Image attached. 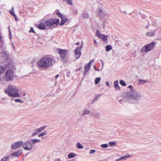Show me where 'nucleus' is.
I'll use <instances>...</instances> for the list:
<instances>
[{
	"label": "nucleus",
	"mask_w": 161,
	"mask_h": 161,
	"mask_svg": "<svg viewBox=\"0 0 161 161\" xmlns=\"http://www.w3.org/2000/svg\"><path fill=\"white\" fill-rule=\"evenodd\" d=\"M128 87L131 89V92H125L123 94V97L127 99L135 100L138 101L141 99V94L136 90H133V87L130 85Z\"/></svg>",
	"instance_id": "obj_1"
},
{
	"label": "nucleus",
	"mask_w": 161,
	"mask_h": 161,
	"mask_svg": "<svg viewBox=\"0 0 161 161\" xmlns=\"http://www.w3.org/2000/svg\"><path fill=\"white\" fill-rule=\"evenodd\" d=\"M55 62V60L50 57H44L37 63V64L40 68L46 69L51 66Z\"/></svg>",
	"instance_id": "obj_2"
},
{
	"label": "nucleus",
	"mask_w": 161,
	"mask_h": 161,
	"mask_svg": "<svg viewBox=\"0 0 161 161\" xmlns=\"http://www.w3.org/2000/svg\"><path fill=\"white\" fill-rule=\"evenodd\" d=\"M19 89L14 85H9L7 88L5 90V92L10 97L14 98L20 97L19 93Z\"/></svg>",
	"instance_id": "obj_3"
},
{
	"label": "nucleus",
	"mask_w": 161,
	"mask_h": 161,
	"mask_svg": "<svg viewBox=\"0 0 161 161\" xmlns=\"http://www.w3.org/2000/svg\"><path fill=\"white\" fill-rule=\"evenodd\" d=\"M44 21L46 27H51L54 25H58L59 23V20L58 19L51 18Z\"/></svg>",
	"instance_id": "obj_4"
},
{
	"label": "nucleus",
	"mask_w": 161,
	"mask_h": 161,
	"mask_svg": "<svg viewBox=\"0 0 161 161\" xmlns=\"http://www.w3.org/2000/svg\"><path fill=\"white\" fill-rule=\"evenodd\" d=\"M155 44L154 42H152L144 46L141 49V52L142 53H147L152 50Z\"/></svg>",
	"instance_id": "obj_5"
},
{
	"label": "nucleus",
	"mask_w": 161,
	"mask_h": 161,
	"mask_svg": "<svg viewBox=\"0 0 161 161\" xmlns=\"http://www.w3.org/2000/svg\"><path fill=\"white\" fill-rule=\"evenodd\" d=\"M14 73L12 69L8 70L6 72L3 79L6 82L11 81L14 79Z\"/></svg>",
	"instance_id": "obj_6"
},
{
	"label": "nucleus",
	"mask_w": 161,
	"mask_h": 161,
	"mask_svg": "<svg viewBox=\"0 0 161 161\" xmlns=\"http://www.w3.org/2000/svg\"><path fill=\"white\" fill-rule=\"evenodd\" d=\"M68 52V51L65 49H59L58 50V53L59 54L61 59L64 62L68 61L67 59L65 58Z\"/></svg>",
	"instance_id": "obj_7"
},
{
	"label": "nucleus",
	"mask_w": 161,
	"mask_h": 161,
	"mask_svg": "<svg viewBox=\"0 0 161 161\" xmlns=\"http://www.w3.org/2000/svg\"><path fill=\"white\" fill-rule=\"evenodd\" d=\"M23 147L24 150L29 151L31 150L33 147L30 140L23 143Z\"/></svg>",
	"instance_id": "obj_8"
},
{
	"label": "nucleus",
	"mask_w": 161,
	"mask_h": 161,
	"mask_svg": "<svg viewBox=\"0 0 161 161\" xmlns=\"http://www.w3.org/2000/svg\"><path fill=\"white\" fill-rule=\"evenodd\" d=\"M23 142L22 141H19L15 142L14 144H12L11 147L12 149H16L20 148L22 146H23Z\"/></svg>",
	"instance_id": "obj_9"
},
{
	"label": "nucleus",
	"mask_w": 161,
	"mask_h": 161,
	"mask_svg": "<svg viewBox=\"0 0 161 161\" xmlns=\"http://www.w3.org/2000/svg\"><path fill=\"white\" fill-rule=\"evenodd\" d=\"M82 47V45L80 47H77L75 50V56L77 59H78L80 57L81 54L80 51Z\"/></svg>",
	"instance_id": "obj_10"
},
{
	"label": "nucleus",
	"mask_w": 161,
	"mask_h": 161,
	"mask_svg": "<svg viewBox=\"0 0 161 161\" xmlns=\"http://www.w3.org/2000/svg\"><path fill=\"white\" fill-rule=\"evenodd\" d=\"M37 28L40 30H44L46 29V25L45 24L44 21L36 25Z\"/></svg>",
	"instance_id": "obj_11"
},
{
	"label": "nucleus",
	"mask_w": 161,
	"mask_h": 161,
	"mask_svg": "<svg viewBox=\"0 0 161 161\" xmlns=\"http://www.w3.org/2000/svg\"><path fill=\"white\" fill-rule=\"evenodd\" d=\"M22 153V150L20 149L12 153L11 155L12 156H15L16 157H18L21 155Z\"/></svg>",
	"instance_id": "obj_12"
},
{
	"label": "nucleus",
	"mask_w": 161,
	"mask_h": 161,
	"mask_svg": "<svg viewBox=\"0 0 161 161\" xmlns=\"http://www.w3.org/2000/svg\"><path fill=\"white\" fill-rule=\"evenodd\" d=\"M91 67V65H90V63L86 64L84 65V68L85 70L83 73L84 75H86V73L88 72Z\"/></svg>",
	"instance_id": "obj_13"
},
{
	"label": "nucleus",
	"mask_w": 161,
	"mask_h": 161,
	"mask_svg": "<svg viewBox=\"0 0 161 161\" xmlns=\"http://www.w3.org/2000/svg\"><path fill=\"white\" fill-rule=\"evenodd\" d=\"M91 117H94L98 119L100 116V114L99 113L97 112H91Z\"/></svg>",
	"instance_id": "obj_14"
},
{
	"label": "nucleus",
	"mask_w": 161,
	"mask_h": 161,
	"mask_svg": "<svg viewBox=\"0 0 161 161\" xmlns=\"http://www.w3.org/2000/svg\"><path fill=\"white\" fill-rule=\"evenodd\" d=\"M61 19V20L60 24V25L61 26L63 25L68 20V19L64 16Z\"/></svg>",
	"instance_id": "obj_15"
},
{
	"label": "nucleus",
	"mask_w": 161,
	"mask_h": 161,
	"mask_svg": "<svg viewBox=\"0 0 161 161\" xmlns=\"http://www.w3.org/2000/svg\"><path fill=\"white\" fill-rule=\"evenodd\" d=\"M108 36L103 34L100 37L101 38L102 40L106 44L108 43V40L107 38Z\"/></svg>",
	"instance_id": "obj_16"
},
{
	"label": "nucleus",
	"mask_w": 161,
	"mask_h": 161,
	"mask_svg": "<svg viewBox=\"0 0 161 161\" xmlns=\"http://www.w3.org/2000/svg\"><path fill=\"white\" fill-rule=\"evenodd\" d=\"M131 157L130 155H128V156H122L120 158L117 159L115 160V161H120L121 160H126L128 158L130 157Z\"/></svg>",
	"instance_id": "obj_17"
},
{
	"label": "nucleus",
	"mask_w": 161,
	"mask_h": 161,
	"mask_svg": "<svg viewBox=\"0 0 161 161\" xmlns=\"http://www.w3.org/2000/svg\"><path fill=\"white\" fill-rule=\"evenodd\" d=\"M155 34V31H153L152 32H147L146 33V36L149 37H152Z\"/></svg>",
	"instance_id": "obj_18"
},
{
	"label": "nucleus",
	"mask_w": 161,
	"mask_h": 161,
	"mask_svg": "<svg viewBox=\"0 0 161 161\" xmlns=\"http://www.w3.org/2000/svg\"><path fill=\"white\" fill-rule=\"evenodd\" d=\"M114 86L116 90H120V88L119 86L118 80H117L114 81Z\"/></svg>",
	"instance_id": "obj_19"
},
{
	"label": "nucleus",
	"mask_w": 161,
	"mask_h": 161,
	"mask_svg": "<svg viewBox=\"0 0 161 161\" xmlns=\"http://www.w3.org/2000/svg\"><path fill=\"white\" fill-rule=\"evenodd\" d=\"M82 16L84 19L88 18H89V15L86 12H84L82 14Z\"/></svg>",
	"instance_id": "obj_20"
},
{
	"label": "nucleus",
	"mask_w": 161,
	"mask_h": 161,
	"mask_svg": "<svg viewBox=\"0 0 161 161\" xmlns=\"http://www.w3.org/2000/svg\"><path fill=\"white\" fill-rule=\"evenodd\" d=\"M71 13L72 14L75 15L78 13V10L75 8H73L72 9Z\"/></svg>",
	"instance_id": "obj_21"
},
{
	"label": "nucleus",
	"mask_w": 161,
	"mask_h": 161,
	"mask_svg": "<svg viewBox=\"0 0 161 161\" xmlns=\"http://www.w3.org/2000/svg\"><path fill=\"white\" fill-rule=\"evenodd\" d=\"M30 140L32 145L36 142H40L39 139H31Z\"/></svg>",
	"instance_id": "obj_22"
},
{
	"label": "nucleus",
	"mask_w": 161,
	"mask_h": 161,
	"mask_svg": "<svg viewBox=\"0 0 161 161\" xmlns=\"http://www.w3.org/2000/svg\"><path fill=\"white\" fill-rule=\"evenodd\" d=\"M90 113V111L89 110L87 109H85L84 110L83 113L81 115L84 116L85 114H89Z\"/></svg>",
	"instance_id": "obj_23"
},
{
	"label": "nucleus",
	"mask_w": 161,
	"mask_h": 161,
	"mask_svg": "<svg viewBox=\"0 0 161 161\" xmlns=\"http://www.w3.org/2000/svg\"><path fill=\"white\" fill-rule=\"evenodd\" d=\"M76 156V154L73 153H71L68 154V157L69 158H72Z\"/></svg>",
	"instance_id": "obj_24"
},
{
	"label": "nucleus",
	"mask_w": 161,
	"mask_h": 161,
	"mask_svg": "<svg viewBox=\"0 0 161 161\" xmlns=\"http://www.w3.org/2000/svg\"><path fill=\"white\" fill-rule=\"evenodd\" d=\"M112 49V46L111 45H107L105 47V50L107 52H108Z\"/></svg>",
	"instance_id": "obj_25"
},
{
	"label": "nucleus",
	"mask_w": 161,
	"mask_h": 161,
	"mask_svg": "<svg viewBox=\"0 0 161 161\" xmlns=\"http://www.w3.org/2000/svg\"><path fill=\"white\" fill-rule=\"evenodd\" d=\"M76 148L79 149H81L83 148V146L80 143L78 142L76 145Z\"/></svg>",
	"instance_id": "obj_26"
},
{
	"label": "nucleus",
	"mask_w": 161,
	"mask_h": 161,
	"mask_svg": "<svg viewBox=\"0 0 161 161\" xmlns=\"http://www.w3.org/2000/svg\"><path fill=\"white\" fill-rule=\"evenodd\" d=\"M46 126H44L37 129L38 130L39 132L40 133L42 131V130H44L46 128Z\"/></svg>",
	"instance_id": "obj_27"
},
{
	"label": "nucleus",
	"mask_w": 161,
	"mask_h": 161,
	"mask_svg": "<svg viewBox=\"0 0 161 161\" xmlns=\"http://www.w3.org/2000/svg\"><path fill=\"white\" fill-rule=\"evenodd\" d=\"M39 132L37 130V129H36L34 132H33L31 135V136H34L38 134L39 133Z\"/></svg>",
	"instance_id": "obj_28"
},
{
	"label": "nucleus",
	"mask_w": 161,
	"mask_h": 161,
	"mask_svg": "<svg viewBox=\"0 0 161 161\" xmlns=\"http://www.w3.org/2000/svg\"><path fill=\"white\" fill-rule=\"evenodd\" d=\"M101 95H102V94L99 95H97L94 98L93 100L92 101V103H94L95 101H97L98 100V97L101 96Z\"/></svg>",
	"instance_id": "obj_29"
},
{
	"label": "nucleus",
	"mask_w": 161,
	"mask_h": 161,
	"mask_svg": "<svg viewBox=\"0 0 161 161\" xmlns=\"http://www.w3.org/2000/svg\"><path fill=\"white\" fill-rule=\"evenodd\" d=\"M9 156H6L1 159L2 161H8L9 160Z\"/></svg>",
	"instance_id": "obj_30"
},
{
	"label": "nucleus",
	"mask_w": 161,
	"mask_h": 161,
	"mask_svg": "<svg viewBox=\"0 0 161 161\" xmlns=\"http://www.w3.org/2000/svg\"><path fill=\"white\" fill-rule=\"evenodd\" d=\"M12 10H10L9 11V12L10 14L14 17V16H15L16 14L14 12V7H12Z\"/></svg>",
	"instance_id": "obj_31"
},
{
	"label": "nucleus",
	"mask_w": 161,
	"mask_h": 161,
	"mask_svg": "<svg viewBox=\"0 0 161 161\" xmlns=\"http://www.w3.org/2000/svg\"><path fill=\"white\" fill-rule=\"evenodd\" d=\"M101 80V78L99 77L96 78L95 80V83L96 84H98Z\"/></svg>",
	"instance_id": "obj_32"
},
{
	"label": "nucleus",
	"mask_w": 161,
	"mask_h": 161,
	"mask_svg": "<svg viewBox=\"0 0 161 161\" xmlns=\"http://www.w3.org/2000/svg\"><path fill=\"white\" fill-rule=\"evenodd\" d=\"M116 142H110L108 143V144L110 146L113 147L115 146L116 145Z\"/></svg>",
	"instance_id": "obj_33"
},
{
	"label": "nucleus",
	"mask_w": 161,
	"mask_h": 161,
	"mask_svg": "<svg viewBox=\"0 0 161 161\" xmlns=\"http://www.w3.org/2000/svg\"><path fill=\"white\" fill-rule=\"evenodd\" d=\"M14 101L16 103H22L24 102V101L20 99H14Z\"/></svg>",
	"instance_id": "obj_34"
},
{
	"label": "nucleus",
	"mask_w": 161,
	"mask_h": 161,
	"mask_svg": "<svg viewBox=\"0 0 161 161\" xmlns=\"http://www.w3.org/2000/svg\"><path fill=\"white\" fill-rule=\"evenodd\" d=\"M119 83L122 86H125L126 85L125 82L122 80H121L119 81Z\"/></svg>",
	"instance_id": "obj_35"
},
{
	"label": "nucleus",
	"mask_w": 161,
	"mask_h": 161,
	"mask_svg": "<svg viewBox=\"0 0 161 161\" xmlns=\"http://www.w3.org/2000/svg\"><path fill=\"white\" fill-rule=\"evenodd\" d=\"M47 134V131H45L43 132V133L40 134L38 136L39 137L43 136Z\"/></svg>",
	"instance_id": "obj_36"
},
{
	"label": "nucleus",
	"mask_w": 161,
	"mask_h": 161,
	"mask_svg": "<svg viewBox=\"0 0 161 161\" xmlns=\"http://www.w3.org/2000/svg\"><path fill=\"white\" fill-rule=\"evenodd\" d=\"M139 82L141 83L142 84H144L145 83L148 82V80H142L141 79H139Z\"/></svg>",
	"instance_id": "obj_37"
},
{
	"label": "nucleus",
	"mask_w": 161,
	"mask_h": 161,
	"mask_svg": "<svg viewBox=\"0 0 161 161\" xmlns=\"http://www.w3.org/2000/svg\"><path fill=\"white\" fill-rule=\"evenodd\" d=\"M64 1L66 2L68 4L72 5L73 4L72 0H64Z\"/></svg>",
	"instance_id": "obj_38"
},
{
	"label": "nucleus",
	"mask_w": 161,
	"mask_h": 161,
	"mask_svg": "<svg viewBox=\"0 0 161 161\" xmlns=\"http://www.w3.org/2000/svg\"><path fill=\"white\" fill-rule=\"evenodd\" d=\"M108 147V145L107 144H102L101 145V147L102 148H106Z\"/></svg>",
	"instance_id": "obj_39"
},
{
	"label": "nucleus",
	"mask_w": 161,
	"mask_h": 161,
	"mask_svg": "<svg viewBox=\"0 0 161 161\" xmlns=\"http://www.w3.org/2000/svg\"><path fill=\"white\" fill-rule=\"evenodd\" d=\"M96 34L97 36L99 37H100V36H102V34L100 33V31L98 30H97L96 31Z\"/></svg>",
	"instance_id": "obj_40"
},
{
	"label": "nucleus",
	"mask_w": 161,
	"mask_h": 161,
	"mask_svg": "<svg viewBox=\"0 0 161 161\" xmlns=\"http://www.w3.org/2000/svg\"><path fill=\"white\" fill-rule=\"evenodd\" d=\"M56 14L58 16L61 18L63 17L64 16L60 12H57Z\"/></svg>",
	"instance_id": "obj_41"
},
{
	"label": "nucleus",
	"mask_w": 161,
	"mask_h": 161,
	"mask_svg": "<svg viewBox=\"0 0 161 161\" xmlns=\"http://www.w3.org/2000/svg\"><path fill=\"white\" fill-rule=\"evenodd\" d=\"M99 14L100 16L102 15V14H103V12L101 9H99Z\"/></svg>",
	"instance_id": "obj_42"
},
{
	"label": "nucleus",
	"mask_w": 161,
	"mask_h": 161,
	"mask_svg": "<svg viewBox=\"0 0 161 161\" xmlns=\"http://www.w3.org/2000/svg\"><path fill=\"white\" fill-rule=\"evenodd\" d=\"M95 151H96L94 149L91 150L90 151V152H89V153L90 154H93V153H95Z\"/></svg>",
	"instance_id": "obj_43"
},
{
	"label": "nucleus",
	"mask_w": 161,
	"mask_h": 161,
	"mask_svg": "<svg viewBox=\"0 0 161 161\" xmlns=\"http://www.w3.org/2000/svg\"><path fill=\"white\" fill-rule=\"evenodd\" d=\"M29 32H33L34 33H35V32L34 31V30L33 29V28L32 27L31 28V29H30V30L29 31Z\"/></svg>",
	"instance_id": "obj_44"
},
{
	"label": "nucleus",
	"mask_w": 161,
	"mask_h": 161,
	"mask_svg": "<svg viewBox=\"0 0 161 161\" xmlns=\"http://www.w3.org/2000/svg\"><path fill=\"white\" fill-rule=\"evenodd\" d=\"M3 70L2 68L0 66V74L3 73Z\"/></svg>",
	"instance_id": "obj_45"
},
{
	"label": "nucleus",
	"mask_w": 161,
	"mask_h": 161,
	"mask_svg": "<svg viewBox=\"0 0 161 161\" xmlns=\"http://www.w3.org/2000/svg\"><path fill=\"white\" fill-rule=\"evenodd\" d=\"M70 76V71H68L67 72V76L68 77H69Z\"/></svg>",
	"instance_id": "obj_46"
},
{
	"label": "nucleus",
	"mask_w": 161,
	"mask_h": 161,
	"mask_svg": "<svg viewBox=\"0 0 161 161\" xmlns=\"http://www.w3.org/2000/svg\"><path fill=\"white\" fill-rule=\"evenodd\" d=\"M93 68H94V69L96 71H99V69H97L95 65L93 66Z\"/></svg>",
	"instance_id": "obj_47"
},
{
	"label": "nucleus",
	"mask_w": 161,
	"mask_h": 161,
	"mask_svg": "<svg viewBox=\"0 0 161 161\" xmlns=\"http://www.w3.org/2000/svg\"><path fill=\"white\" fill-rule=\"evenodd\" d=\"M94 59H92V60H90V61L88 63H90V65H91L92 63V62H94Z\"/></svg>",
	"instance_id": "obj_48"
},
{
	"label": "nucleus",
	"mask_w": 161,
	"mask_h": 161,
	"mask_svg": "<svg viewBox=\"0 0 161 161\" xmlns=\"http://www.w3.org/2000/svg\"><path fill=\"white\" fill-rule=\"evenodd\" d=\"M9 35H10V36H9V38H11V32L10 31V30L9 28Z\"/></svg>",
	"instance_id": "obj_49"
},
{
	"label": "nucleus",
	"mask_w": 161,
	"mask_h": 161,
	"mask_svg": "<svg viewBox=\"0 0 161 161\" xmlns=\"http://www.w3.org/2000/svg\"><path fill=\"white\" fill-rule=\"evenodd\" d=\"M14 17L15 18V21H17L18 20V19L17 18L16 15H15V16H14Z\"/></svg>",
	"instance_id": "obj_50"
},
{
	"label": "nucleus",
	"mask_w": 161,
	"mask_h": 161,
	"mask_svg": "<svg viewBox=\"0 0 161 161\" xmlns=\"http://www.w3.org/2000/svg\"><path fill=\"white\" fill-rule=\"evenodd\" d=\"M54 161H61L60 159L59 158H55L54 160Z\"/></svg>",
	"instance_id": "obj_51"
},
{
	"label": "nucleus",
	"mask_w": 161,
	"mask_h": 161,
	"mask_svg": "<svg viewBox=\"0 0 161 161\" xmlns=\"http://www.w3.org/2000/svg\"><path fill=\"white\" fill-rule=\"evenodd\" d=\"M124 101V100L123 99H122L121 100H119V102L120 103H122V102Z\"/></svg>",
	"instance_id": "obj_52"
},
{
	"label": "nucleus",
	"mask_w": 161,
	"mask_h": 161,
	"mask_svg": "<svg viewBox=\"0 0 161 161\" xmlns=\"http://www.w3.org/2000/svg\"><path fill=\"white\" fill-rule=\"evenodd\" d=\"M82 68V66L80 67L78 69L76 70V71L80 70Z\"/></svg>",
	"instance_id": "obj_53"
},
{
	"label": "nucleus",
	"mask_w": 161,
	"mask_h": 161,
	"mask_svg": "<svg viewBox=\"0 0 161 161\" xmlns=\"http://www.w3.org/2000/svg\"><path fill=\"white\" fill-rule=\"evenodd\" d=\"M59 76V75H56L55 76V79H57V78Z\"/></svg>",
	"instance_id": "obj_54"
},
{
	"label": "nucleus",
	"mask_w": 161,
	"mask_h": 161,
	"mask_svg": "<svg viewBox=\"0 0 161 161\" xmlns=\"http://www.w3.org/2000/svg\"><path fill=\"white\" fill-rule=\"evenodd\" d=\"M106 85H107V86H109V82L108 81L106 82Z\"/></svg>",
	"instance_id": "obj_55"
},
{
	"label": "nucleus",
	"mask_w": 161,
	"mask_h": 161,
	"mask_svg": "<svg viewBox=\"0 0 161 161\" xmlns=\"http://www.w3.org/2000/svg\"><path fill=\"white\" fill-rule=\"evenodd\" d=\"M12 46L13 47V48H14V50H15V47L13 44H12Z\"/></svg>",
	"instance_id": "obj_56"
},
{
	"label": "nucleus",
	"mask_w": 161,
	"mask_h": 161,
	"mask_svg": "<svg viewBox=\"0 0 161 161\" xmlns=\"http://www.w3.org/2000/svg\"><path fill=\"white\" fill-rule=\"evenodd\" d=\"M94 41L95 44H97V42L95 40H94Z\"/></svg>",
	"instance_id": "obj_57"
},
{
	"label": "nucleus",
	"mask_w": 161,
	"mask_h": 161,
	"mask_svg": "<svg viewBox=\"0 0 161 161\" xmlns=\"http://www.w3.org/2000/svg\"><path fill=\"white\" fill-rule=\"evenodd\" d=\"M80 44V42H77L75 44H76L77 45H79Z\"/></svg>",
	"instance_id": "obj_58"
},
{
	"label": "nucleus",
	"mask_w": 161,
	"mask_h": 161,
	"mask_svg": "<svg viewBox=\"0 0 161 161\" xmlns=\"http://www.w3.org/2000/svg\"><path fill=\"white\" fill-rule=\"evenodd\" d=\"M101 63H102V65H103V61H102V60H101Z\"/></svg>",
	"instance_id": "obj_59"
},
{
	"label": "nucleus",
	"mask_w": 161,
	"mask_h": 161,
	"mask_svg": "<svg viewBox=\"0 0 161 161\" xmlns=\"http://www.w3.org/2000/svg\"><path fill=\"white\" fill-rule=\"evenodd\" d=\"M123 13H125V14H126V12L125 11H124Z\"/></svg>",
	"instance_id": "obj_60"
},
{
	"label": "nucleus",
	"mask_w": 161,
	"mask_h": 161,
	"mask_svg": "<svg viewBox=\"0 0 161 161\" xmlns=\"http://www.w3.org/2000/svg\"><path fill=\"white\" fill-rule=\"evenodd\" d=\"M29 153H27L25 154V155H28Z\"/></svg>",
	"instance_id": "obj_61"
},
{
	"label": "nucleus",
	"mask_w": 161,
	"mask_h": 161,
	"mask_svg": "<svg viewBox=\"0 0 161 161\" xmlns=\"http://www.w3.org/2000/svg\"><path fill=\"white\" fill-rule=\"evenodd\" d=\"M25 93H24V96H25Z\"/></svg>",
	"instance_id": "obj_62"
},
{
	"label": "nucleus",
	"mask_w": 161,
	"mask_h": 161,
	"mask_svg": "<svg viewBox=\"0 0 161 161\" xmlns=\"http://www.w3.org/2000/svg\"><path fill=\"white\" fill-rule=\"evenodd\" d=\"M0 161H2V160L1 159L0 160Z\"/></svg>",
	"instance_id": "obj_63"
},
{
	"label": "nucleus",
	"mask_w": 161,
	"mask_h": 161,
	"mask_svg": "<svg viewBox=\"0 0 161 161\" xmlns=\"http://www.w3.org/2000/svg\"><path fill=\"white\" fill-rule=\"evenodd\" d=\"M15 161H18L17 160H15Z\"/></svg>",
	"instance_id": "obj_64"
}]
</instances>
